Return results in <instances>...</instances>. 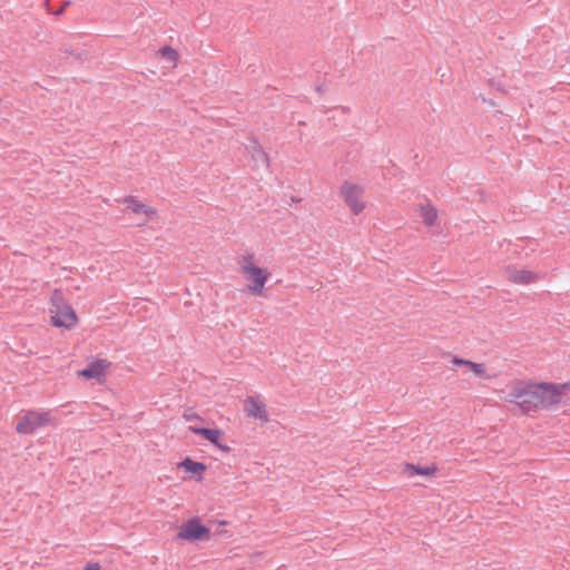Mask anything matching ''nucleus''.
I'll use <instances>...</instances> for the list:
<instances>
[{"label":"nucleus","mask_w":570,"mask_h":570,"mask_svg":"<svg viewBox=\"0 0 570 570\" xmlns=\"http://www.w3.org/2000/svg\"><path fill=\"white\" fill-rule=\"evenodd\" d=\"M55 424L50 412L28 411L21 415L16 428H42Z\"/></svg>","instance_id":"9"},{"label":"nucleus","mask_w":570,"mask_h":570,"mask_svg":"<svg viewBox=\"0 0 570 570\" xmlns=\"http://www.w3.org/2000/svg\"><path fill=\"white\" fill-rule=\"evenodd\" d=\"M451 362L454 364V365H459V366H465L468 367L469 370H471V365L474 364V362L470 361V360H464V358H461L459 356H452L451 358Z\"/></svg>","instance_id":"18"},{"label":"nucleus","mask_w":570,"mask_h":570,"mask_svg":"<svg viewBox=\"0 0 570 570\" xmlns=\"http://www.w3.org/2000/svg\"><path fill=\"white\" fill-rule=\"evenodd\" d=\"M436 471H438V468L434 464L429 465V466H420V465L406 463L404 466V472L407 473L410 476H413V475L431 476Z\"/></svg>","instance_id":"15"},{"label":"nucleus","mask_w":570,"mask_h":570,"mask_svg":"<svg viewBox=\"0 0 570 570\" xmlns=\"http://www.w3.org/2000/svg\"><path fill=\"white\" fill-rule=\"evenodd\" d=\"M121 203L125 205L126 210H129L135 215H144L146 217L145 220L139 224V226H145L148 219L157 215L156 208L141 203L135 196H126L122 198Z\"/></svg>","instance_id":"10"},{"label":"nucleus","mask_w":570,"mask_h":570,"mask_svg":"<svg viewBox=\"0 0 570 570\" xmlns=\"http://www.w3.org/2000/svg\"><path fill=\"white\" fill-rule=\"evenodd\" d=\"M159 55H160L161 58H164V59H166L168 61H171L174 63V66L177 65L178 59H179L178 51L175 50L174 48L169 47V46L163 47L159 50Z\"/></svg>","instance_id":"16"},{"label":"nucleus","mask_w":570,"mask_h":570,"mask_svg":"<svg viewBox=\"0 0 570 570\" xmlns=\"http://www.w3.org/2000/svg\"><path fill=\"white\" fill-rule=\"evenodd\" d=\"M85 570H101V568L97 562H89L86 564Z\"/></svg>","instance_id":"20"},{"label":"nucleus","mask_w":570,"mask_h":570,"mask_svg":"<svg viewBox=\"0 0 570 570\" xmlns=\"http://www.w3.org/2000/svg\"><path fill=\"white\" fill-rule=\"evenodd\" d=\"M568 392L570 383L514 380L507 385L503 401L513 404L523 414L535 416L540 412L558 409Z\"/></svg>","instance_id":"1"},{"label":"nucleus","mask_w":570,"mask_h":570,"mask_svg":"<svg viewBox=\"0 0 570 570\" xmlns=\"http://www.w3.org/2000/svg\"><path fill=\"white\" fill-rule=\"evenodd\" d=\"M51 323L56 327L72 328L78 324V317L75 309L68 304L61 289H55L50 298Z\"/></svg>","instance_id":"3"},{"label":"nucleus","mask_w":570,"mask_h":570,"mask_svg":"<svg viewBox=\"0 0 570 570\" xmlns=\"http://www.w3.org/2000/svg\"><path fill=\"white\" fill-rule=\"evenodd\" d=\"M184 416H185L186 421H188V422L194 421V420L200 421V417L198 416V414L196 412H194L191 409L185 411Z\"/></svg>","instance_id":"19"},{"label":"nucleus","mask_w":570,"mask_h":570,"mask_svg":"<svg viewBox=\"0 0 570 570\" xmlns=\"http://www.w3.org/2000/svg\"><path fill=\"white\" fill-rule=\"evenodd\" d=\"M420 214L425 226L431 227L436 224L438 210L431 203L420 205Z\"/></svg>","instance_id":"14"},{"label":"nucleus","mask_w":570,"mask_h":570,"mask_svg":"<svg viewBox=\"0 0 570 570\" xmlns=\"http://www.w3.org/2000/svg\"><path fill=\"white\" fill-rule=\"evenodd\" d=\"M342 110L346 112L348 111V108L343 107Z\"/></svg>","instance_id":"26"},{"label":"nucleus","mask_w":570,"mask_h":570,"mask_svg":"<svg viewBox=\"0 0 570 570\" xmlns=\"http://www.w3.org/2000/svg\"><path fill=\"white\" fill-rule=\"evenodd\" d=\"M476 377L491 380L493 375H490L487 371V366L484 363H475L471 365L470 370Z\"/></svg>","instance_id":"17"},{"label":"nucleus","mask_w":570,"mask_h":570,"mask_svg":"<svg viewBox=\"0 0 570 570\" xmlns=\"http://www.w3.org/2000/svg\"><path fill=\"white\" fill-rule=\"evenodd\" d=\"M193 432L200 433L206 440L215 444L222 451L226 453L230 452V448L222 442V438L224 434L223 430H193Z\"/></svg>","instance_id":"12"},{"label":"nucleus","mask_w":570,"mask_h":570,"mask_svg":"<svg viewBox=\"0 0 570 570\" xmlns=\"http://www.w3.org/2000/svg\"><path fill=\"white\" fill-rule=\"evenodd\" d=\"M210 537L209 528L202 524L200 519L195 517L188 520L178 532V538L189 541L207 540Z\"/></svg>","instance_id":"5"},{"label":"nucleus","mask_w":570,"mask_h":570,"mask_svg":"<svg viewBox=\"0 0 570 570\" xmlns=\"http://www.w3.org/2000/svg\"><path fill=\"white\" fill-rule=\"evenodd\" d=\"M227 531L223 530V528H219V530L217 531V534H226Z\"/></svg>","instance_id":"24"},{"label":"nucleus","mask_w":570,"mask_h":570,"mask_svg":"<svg viewBox=\"0 0 570 570\" xmlns=\"http://www.w3.org/2000/svg\"><path fill=\"white\" fill-rule=\"evenodd\" d=\"M503 272L507 279L515 285L535 284L542 278L539 273L527 268H518L515 265L505 266Z\"/></svg>","instance_id":"6"},{"label":"nucleus","mask_w":570,"mask_h":570,"mask_svg":"<svg viewBox=\"0 0 570 570\" xmlns=\"http://www.w3.org/2000/svg\"><path fill=\"white\" fill-rule=\"evenodd\" d=\"M63 10H65V8L62 7V8L58 9L55 14L60 16V14H62Z\"/></svg>","instance_id":"23"},{"label":"nucleus","mask_w":570,"mask_h":570,"mask_svg":"<svg viewBox=\"0 0 570 570\" xmlns=\"http://www.w3.org/2000/svg\"><path fill=\"white\" fill-rule=\"evenodd\" d=\"M248 154L252 159L257 164L264 166L266 169L271 166V160L268 154L264 150L262 145L253 139L250 144L246 147Z\"/></svg>","instance_id":"11"},{"label":"nucleus","mask_w":570,"mask_h":570,"mask_svg":"<svg viewBox=\"0 0 570 570\" xmlns=\"http://www.w3.org/2000/svg\"><path fill=\"white\" fill-rule=\"evenodd\" d=\"M243 409L247 416L258 420L261 423H267L269 421L266 403L259 395L246 396L243 402Z\"/></svg>","instance_id":"7"},{"label":"nucleus","mask_w":570,"mask_h":570,"mask_svg":"<svg viewBox=\"0 0 570 570\" xmlns=\"http://www.w3.org/2000/svg\"><path fill=\"white\" fill-rule=\"evenodd\" d=\"M364 188L351 181H344L341 186V195L346 206L354 215H360L365 208L363 200Z\"/></svg>","instance_id":"4"},{"label":"nucleus","mask_w":570,"mask_h":570,"mask_svg":"<svg viewBox=\"0 0 570 570\" xmlns=\"http://www.w3.org/2000/svg\"><path fill=\"white\" fill-rule=\"evenodd\" d=\"M215 523H217V525H226L227 521L220 520V521H216Z\"/></svg>","instance_id":"22"},{"label":"nucleus","mask_w":570,"mask_h":570,"mask_svg":"<svg viewBox=\"0 0 570 570\" xmlns=\"http://www.w3.org/2000/svg\"><path fill=\"white\" fill-rule=\"evenodd\" d=\"M227 531L223 530V528H219V530L217 531V534H226Z\"/></svg>","instance_id":"25"},{"label":"nucleus","mask_w":570,"mask_h":570,"mask_svg":"<svg viewBox=\"0 0 570 570\" xmlns=\"http://www.w3.org/2000/svg\"><path fill=\"white\" fill-rule=\"evenodd\" d=\"M111 366V362L106 358H91L83 370L78 372V375L87 380H96L102 383L106 379V374Z\"/></svg>","instance_id":"8"},{"label":"nucleus","mask_w":570,"mask_h":570,"mask_svg":"<svg viewBox=\"0 0 570 570\" xmlns=\"http://www.w3.org/2000/svg\"><path fill=\"white\" fill-rule=\"evenodd\" d=\"M255 258L256 256L253 250H246L237 256L236 263L239 273L249 282L247 285L248 291L255 296H262L271 273L267 268L257 266Z\"/></svg>","instance_id":"2"},{"label":"nucleus","mask_w":570,"mask_h":570,"mask_svg":"<svg viewBox=\"0 0 570 570\" xmlns=\"http://www.w3.org/2000/svg\"><path fill=\"white\" fill-rule=\"evenodd\" d=\"M17 431L20 432V433H30V432H33L35 430L23 429V430H17Z\"/></svg>","instance_id":"21"},{"label":"nucleus","mask_w":570,"mask_h":570,"mask_svg":"<svg viewBox=\"0 0 570 570\" xmlns=\"http://www.w3.org/2000/svg\"><path fill=\"white\" fill-rule=\"evenodd\" d=\"M179 466L184 468V470L187 473H189L191 475H196L197 481L203 480V474L206 471V465L204 463L194 461L190 458H186L185 460H183L179 463Z\"/></svg>","instance_id":"13"}]
</instances>
